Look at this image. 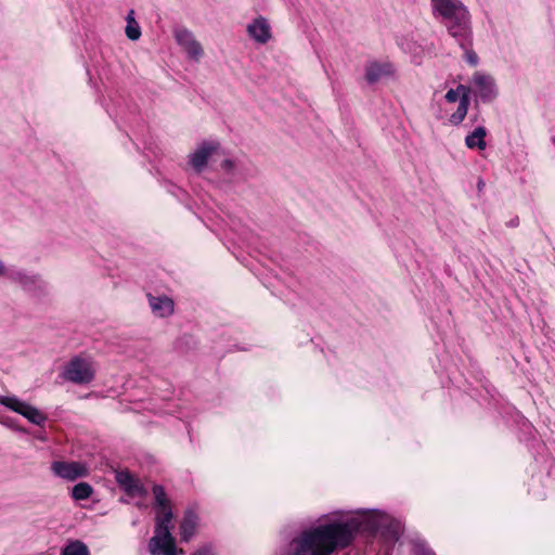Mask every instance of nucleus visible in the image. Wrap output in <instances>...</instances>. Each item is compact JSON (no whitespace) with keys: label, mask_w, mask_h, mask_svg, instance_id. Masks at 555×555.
<instances>
[{"label":"nucleus","mask_w":555,"mask_h":555,"mask_svg":"<svg viewBox=\"0 0 555 555\" xmlns=\"http://www.w3.org/2000/svg\"><path fill=\"white\" fill-rule=\"evenodd\" d=\"M380 532L391 542L399 540L401 525L384 513L364 514L345 522H332L305 530L292 542L289 555H330L338 547L349 545L354 534L360 531Z\"/></svg>","instance_id":"nucleus-1"},{"label":"nucleus","mask_w":555,"mask_h":555,"mask_svg":"<svg viewBox=\"0 0 555 555\" xmlns=\"http://www.w3.org/2000/svg\"><path fill=\"white\" fill-rule=\"evenodd\" d=\"M153 494L157 512L154 535L149 542V551L152 555H178L175 538L171 534L173 513L170 501L160 485L153 486Z\"/></svg>","instance_id":"nucleus-2"},{"label":"nucleus","mask_w":555,"mask_h":555,"mask_svg":"<svg viewBox=\"0 0 555 555\" xmlns=\"http://www.w3.org/2000/svg\"><path fill=\"white\" fill-rule=\"evenodd\" d=\"M435 18L440 20L460 47H466L472 34L470 14L461 0H430Z\"/></svg>","instance_id":"nucleus-3"},{"label":"nucleus","mask_w":555,"mask_h":555,"mask_svg":"<svg viewBox=\"0 0 555 555\" xmlns=\"http://www.w3.org/2000/svg\"><path fill=\"white\" fill-rule=\"evenodd\" d=\"M0 404L24 416L28 422L37 426H43L48 420L43 412L16 396H0Z\"/></svg>","instance_id":"nucleus-4"},{"label":"nucleus","mask_w":555,"mask_h":555,"mask_svg":"<svg viewBox=\"0 0 555 555\" xmlns=\"http://www.w3.org/2000/svg\"><path fill=\"white\" fill-rule=\"evenodd\" d=\"M62 377L74 384H88L94 377V370L88 360L76 357L66 364Z\"/></svg>","instance_id":"nucleus-5"},{"label":"nucleus","mask_w":555,"mask_h":555,"mask_svg":"<svg viewBox=\"0 0 555 555\" xmlns=\"http://www.w3.org/2000/svg\"><path fill=\"white\" fill-rule=\"evenodd\" d=\"M3 278L17 283L25 291L35 294L43 293L47 288V283L39 274L28 273L22 269L7 268V273L3 274Z\"/></svg>","instance_id":"nucleus-6"},{"label":"nucleus","mask_w":555,"mask_h":555,"mask_svg":"<svg viewBox=\"0 0 555 555\" xmlns=\"http://www.w3.org/2000/svg\"><path fill=\"white\" fill-rule=\"evenodd\" d=\"M472 91L482 102L490 103L494 101L499 94L494 78L491 75L476 72L472 77Z\"/></svg>","instance_id":"nucleus-7"},{"label":"nucleus","mask_w":555,"mask_h":555,"mask_svg":"<svg viewBox=\"0 0 555 555\" xmlns=\"http://www.w3.org/2000/svg\"><path fill=\"white\" fill-rule=\"evenodd\" d=\"M51 470L55 476L67 481H75L89 473L86 464L78 461H54L51 464Z\"/></svg>","instance_id":"nucleus-8"},{"label":"nucleus","mask_w":555,"mask_h":555,"mask_svg":"<svg viewBox=\"0 0 555 555\" xmlns=\"http://www.w3.org/2000/svg\"><path fill=\"white\" fill-rule=\"evenodd\" d=\"M177 43L186 52L188 56L194 61H199L204 54L202 44L195 39L194 34L186 28H177L175 30Z\"/></svg>","instance_id":"nucleus-9"},{"label":"nucleus","mask_w":555,"mask_h":555,"mask_svg":"<svg viewBox=\"0 0 555 555\" xmlns=\"http://www.w3.org/2000/svg\"><path fill=\"white\" fill-rule=\"evenodd\" d=\"M217 142L205 141L189 156V163L196 172H202L207 166L211 154L218 149Z\"/></svg>","instance_id":"nucleus-10"},{"label":"nucleus","mask_w":555,"mask_h":555,"mask_svg":"<svg viewBox=\"0 0 555 555\" xmlns=\"http://www.w3.org/2000/svg\"><path fill=\"white\" fill-rule=\"evenodd\" d=\"M116 481L132 498H145L147 494L141 481L127 470L118 472L116 474Z\"/></svg>","instance_id":"nucleus-11"},{"label":"nucleus","mask_w":555,"mask_h":555,"mask_svg":"<svg viewBox=\"0 0 555 555\" xmlns=\"http://www.w3.org/2000/svg\"><path fill=\"white\" fill-rule=\"evenodd\" d=\"M248 36L257 43L266 44L272 37L271 27L264 16H258L246 27Z\"/></svg>","instance_id":"nucleus-12"},{"label":"nucleus","mask_w":555,"mask_h":555,"mask_svg":"<svg viewBox=\"0 0 555 555\" xmlns=\"http://www.w3.org/2000/svg\"><path fill=\"white\" fill-rule=\"evenodd\" d=\"M393 74V66L389 62L380 63L372 61L365 66V79L370 85L376 83L380 79L392 76Z\"/></svg>","instance_id":"nucleus-13"},{"label":"nucleus","mask_w":555,"mask_h":555,"mask_svg":"<svg viewBox=\"0 0 555 555\" xmlns=\"http://www.w3.org/2000/svg\"><path fill=\"white\" fill-rule=\"evenodd\" d=\"M198 521V515L193 508H188L184 512L183 518L180 524V535L182 541L189 542L191 540V538L196 532Z\"/></svg>","instance_id":"nucleus-14"},{"label":"nucleus","mask_w":555,"mask_h":555,"mask_svg":"<svg viewBox=\"0 0 555 555\" xmlns=\"http://www.w3.org/2000/svg\"><path fill=\"white\" fill-rule=\"evenodd\" d=\"M460 90H463V94L460 98L457 109L449 118V121L454 126L460 125L465 119L469 106V95L472 93V89L464 85H460Z\"/></svg>","instance_id":"nucleus-15"},{"label":"nucleus","mask_w":555,"mask_h":555,"mask_svg":"<svg viewBox=\"0 0 555 555\" xmlns=\"http://www.w3.org/2000/svg\"><path fill=\"white\" fill-rule=\"evenodd\" d=\"M149 302L153 313L159 318L168 317L173 312V301L167 296L149 295Z\"/></svg>","instance_id":"nucleus-16"},{"label":"nucleus","mask_w":555,"mask_h":555,"mask_svg":"<svg viewBox=\"0 0 555 555\" xmlns=\"http://www.w3.org/2000/svg\"><path fill=\"white\" fill-rule=\"evenodd\" d=\"M487 130L485 127L480 126L475 128L473 132L466 135L465 138V144L468 149H478V150H485L487 146L486 138Z\"/></svg>","instance_id":"nucleus-17"},{"label":"nucleus","mask_w":555,"mask_h":555,"mask_svg":"<svg viewBox=\"0 0 555 555\" xmlns=\"http://www.w3.org/2000/svg\"><path fill=\"white\" fill-rule=\"evenodd\" d=\"M126 28L125 33L129 40L137 41L141 37V27L134 17V11L130 10L126 16Z\"/></svg>","instance_id":"nucleus-18"},{"label":"nucleus","mask_w":555,"mask_h":555,"mask_svg":"<svg viewBox=\"0 0 555 555\" xmlns=\"http://www.w3.org/2000/svg\"><path fill=\"white\" fill-rule=\"evenodd\" d=\"M93 493V488L88 482H79L72 489V496L76 501L89 499Z\"/></svg>","instance_id":"nucleus-19"},{"label":"nucleus","mask_w":555,"mask_h":555,"mask_svg":"<svg viewBox=\"0 0 555 555\" xmlns=\"http://www.w3.org/2000/svg\"><path fill=\"white\" fill-rule=\"evenodd\" d=\"M61 555H89V550L83 542L75 540L62 550Z\"/></svg>","instance_id":"nucleus-20"},{"label":"nucleus","mask_w":555,"mask_h":555,"mask_svg":"<svg viewBox=\"0 0 555 555\" xmlns=\"http://www.w3.org/2000/svg\"><path fill=\"white\" fill-rule=\"evenodd\" d=\"M472 46V35L469 36L468 43L466 47H461L465 51V59L467 63L472 66H476L478 63L477 54L470 49Z\"/></svg>","instance_id":"nucleus-21"},{"label":"nucleus","mask_w":555,"mask_h":555,"mask_svg":"<svg viewBox=\"0 0 555 555\" xmlns=\"http://www.w3.org/2000/svg\"><path fill=\"white\" fill-rule=\"evenodd\" d=\"M462 94H463V90H460V85H459L456 89L448 90L444 98H446L447 102L454 103L457 100L460 101V98L462 96Z\"/></svg>","instance_id":"nucleus-22"},{"label":"nucleus","mask_w":555,"mask_h":555,"mask_svg":"<svg viewBox=\"0 0 555 555\" xmlns=\"http://www.w3.org/2000/svg\"><path fill=\"white\" fill-rule=\"evenodd\" d=\"M234 166H235L234 160L229 159V158L224 159V160L221 163V168H222L224 171H227V172H231V171L233 170Z\"/></svg>","instance_id":"nucleus-23"},{"label":"nucleus","mask_w":555,"mask_h":555,"mask_svg":"<svg viewBox=\"0 0 555 555\" xmlns=\"http://www.w3.org/2000/svg\"><path fill=\"white\" fill-rule=\"evenodd\" d=\"M192 555H211L210 552L206 548H203V550H198L196 551L195 553H193Z\"/></svg>","instance_id":"nucleus-24"},{"label":"nucleus","mask_w":555,"mask_h":555,"mask_svg":"<svg viewBox=\"0 0 555 555\" xmlns=\"http://www.w3.org/2000/svg\"><path fill=\"white\" fill-rule=\"evenodd\" d=\"M7 273V267L4 263L0 260V276L3 278V274Z\"/></svg>","instance_id":"nucleus-25"},{"label":"nucleus","mask_w":555,"mask_h":555,"mask_svg":"<svg viewBox=\"0 0 555 555\" xmlns=\"http://www.w3.org/2000/svg\"><path fill=\"white\" fill-rule=\"evenodd\" d=\"M477 185H478V189L481 190L485 186V183L482 180H479Z\"/></svg>","instance_id":"nucleus-26"}]
</instances>
